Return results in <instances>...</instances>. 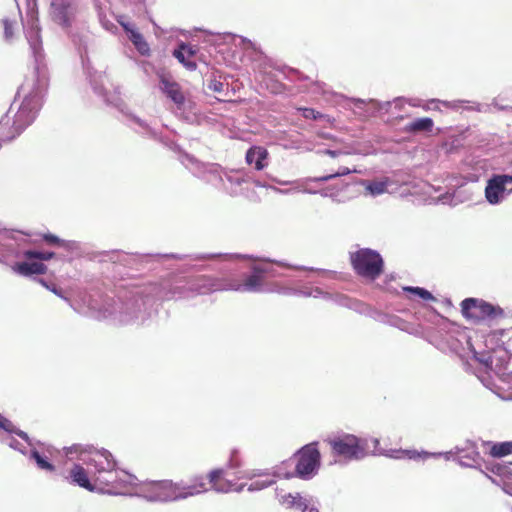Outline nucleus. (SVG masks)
<instances>
[{
    "label": "nucleus",
    "instance_id": "nucleus-14",
    "mask_svg": "<svg viewBox=\"0 0 512 512\" xmlns=\"http://www.w3.org/2000/svg\"><path fill=\"white\" fill-rule=\"evenodd\" d=\"M180 490L182 499L206 492L209 490L208 476L205 477L203 475H196L190 480L189 483H180Z\"/></svg>",
    "mask_w": 512,
    "mask_h": 512
},
{
    "label": "nucleus",
    "instance_id": "nucleus-33",
    "mask_svg": "<svg viewBox=\"0 0 512 512\" xmlns=\"http://www.w3.org/2000/svg\"><path fill=\"white\" fill-rule=\"evenodd\" d=\"M2 25H3V28H4L5 38L7 40L12 39L13 36H14V26H15V23L10 21L9 19H3L2 20Z\"/></svg>",
    "mask_w": 512,
    "mask_h": 512
},
{
    "label": "nucleus",
    "instance_id": "nucleus-36",
    "mask_svg": "<svg viewBox=\"0 0 512 512\" xmlns=\"http://www.w3.org/2000/svg\"><path fill=\"white\" fill-rule=\"evenodd\" d=\"M208 88L213 92L221 93L224 90V84L217 79H212L208 83Z\"/></svg>",
    "mask_w": 512,
    "mask_h": 512
},
{
    "label": "nucleus",
    "instance_id": "nucleus-7",
    "mask_svg": "<svg viewBox=\"0 0 512 512\" xmlns=\"http://www.w3.org/2000/svg\"><path fill=\"white\" fill-rule=\"evenodd\" d=\"M511 354L508 353L506 349L498 348L493 349L492 352L487 355H483L479 358V361L484 364V366L493 371L495 374L500 377L503 376L505 364L507 360L510 358Z\"/></svg>",
    "mask_w": 512,
    "mask_h": 512
},
{
    "label": "nucleus",
    "instance_id": "nucleus-22",
    "mask_svg": "<svg viewBox=\"0 0 512 512\" xmlns=\"http://www.w3.org/2000/svg\"><path fill=\"white\" fill-rule=\"evenodd\" d=\"M279 502L286 508L296 509L301 512L306 511L308 508L306 500L299 493L281 495Z\"/></svg>",
    "mask_w": 512,
    "mask_h": 512
},
{
    "label": "nucleus",
    "instance_id": "nucleus-6",
    "mask_svg": "<svg viewBox=\"0 0 512 512\" xmlns=\"http://www.w3.org/2000/svg\"><path fill=\"white\" fill-rule=\"evenodd\" d=\"M77 7L75 0H51L49 15L54 23L68 29L72 26Z\"/></svg>",
    "mask_w": 512,
    "mask_h": 512
},
{
    "label": "nucleus",
    "instance_id": "nucleus-8",
    "mask_svg": "<svg viewBox=\"0 0 512 512\" xmlns=\"http://www.w3.org/2000/svg\"><path fill=\"white\" fill-rule=\"evenodd\" d=\"M89 464L95 468V475L109 474L116 467V460L108 450L101 449L92 453Z\"/></svg>",
    "mask_w": 512,
    "mask_h": 512
},
{
    "label": "nucleus",
    "instance_id": "nucleus-25",
    "mask_svg": "<svg viewBox=\"0 0 512 512\" xmlns=\"http://www.w3.org/2000/svg\"><path fill=\"white\" fill-rule=\"evenodd\" d=\"M490 446L489 455L493 458H502L512 454V441L487 443Z\"/></svg>",
    "mask_w": 512,
    "mask_h": 512
},
{
    "label": "nucleus",
    "instance_id": "nucleus-38",
    "mask_svg": "<svg viewBox=\"0 0 512 512\" xmlns=\"http://www.w3.org/2000/svg\"><path fill=\"white\" fill-rule=\"evenodd\" d=\"M230 466L232 468H236L240 466V461L238 459V453L236 451H233L230 458Z\"/></svg>",
    "mask_w": 512,
    "mask_h": 512
},
{
    "label": "nucleus",
    "instance_id": "nucleus-26",
    "mask_svg": "<svg viewBox=\"0 0 512 512\" xmlns=\"http://www.w3.org/2000/svg\"><path fill=\"white\" fill-rule=\"evenodd\" d=\"M356 172H357L356 169H350L348 167L342 166V167H339L336 171H332L331 173L320 176V177L309 178L307 181L326 182V181H329L336 177H341V176L349 175L351 173H356Z\"/></svg>",
    "mask_w": 512,
    "mask_h": 512
},
{
    "label": "nucleus",
    "instance_id": "nucleus-40",
    "mask_svg": "<svg viewBox=\"0 0 512 512\" xmlns=\"http://www.w3.org/2000/svg\"><path fill=\"white\" fill-rule=\"evenodd\" d=\"M282 85L280 83H275L274 86L271 88L273 93H278L281 91Z\"/></svg>",
    "mask_w": 512,
    "mask_h": 512
},
{
    "label": "nucleus",
    "instance_id": "nucleus-39",
    "mask_svg": "<svg viewBox=\"0 0 512 512\" xmlns=\"http://www.w3.org/2000/svg\"><path fill=\"white\" fill-rule=\"evenodd\" d=\"M322 153L325 154V155H329V156H331L333 158L340 154L339 151H334V150H330V149H325L324 151H322Z\"/></svg>",
    "mask_w": 512,
    "mask_h": 512
},
{
    "label": "nucleus",
    "instance_id": "nucleus-24",
    "mask_svg": "<svg viewBox=\"0 0 512 512\" xmlns=\"http://www.w3.org/2000/svg\"><path fill=\"white\" fill-rule=\"evenodd\" d=\"M115 483L114 477L110 478L108 474H99L94 476L95 492L112 495Z\"/></svg>",
    "mask_w": 512,
    "mask_h": 512
},
{
    "label": "nucleus",
    "instance_id": "nucleus-12",
    "mask_svg": "<svg viewBox=\"0 0 512 512\" xmlns=\"http://www.w3.org/2000/svg\"><path fill=\"white\" fill-rule=\"evenodd\" d=\"M266 270L259 266H254L251 274L245 276L241 284L235 289L243 292H259L264 284Z\"/></svg>",
    "mask_w": 512,
    "mask_h": 512
},
{
    "label": "nucleus",
    "instance_id": "nucleus-41",
    "mask_svg": "<svg viewBox=\"0 0 512 512\" xmlns=\"http://www.w3.org/2000/svg\"><path fill=\"white\" fill-rule=\"evenodd\" d=\"M38 281H39V283H41L46 288H49V286L46 284V282L43 279H39Z\"/></svg>",
    "mask_w": 512,
    "mask_h": 512
},
{
    "label": "nucleus",
    "instance_id": "nucleus-11",
    "mask_svg": "<svg viewBox=\"0 0 512 512\" xmlns=\"http://www.w3.org/2000/svg\"><path fill=\"white\" fill-rule=\"evenodd\" d=\"M497 321L501 322L502 327L491 331L486 341L503 345L506 341L512 340V314L508 315L504 312V316L499 317Z\"/></svg>",
    "mask_w": 512,
    "mask_h": 512
},
{
    "label": "nucleus",
    "instance_id": "nucleus-17",
    "mask_svg": "<svg viewBox=\"0 0 512 512\" xmlns=\"http://www.w3.org/2000/svg\"><path fill=\"white\" fill-rule=\"evenodd\" d=\"M209 489H214L218 492H228L232 489V483L224 478L223 469L212 470L208 474Z\"/></svg>",
    "mask_w": 512,
    "mask_h": 512
},
{
    "label": "nucleus",
    "instance_id": "nucleus-32",
    "mask_svg": "<svg viewBox=\"0 0 512 512\" xmlns=\"http://www.w3.org/2000/svg\"><path fill=\"white\" fill-rule=\"evenodd\" d=\"M386 183L385 182H371L368 184L367 189L371 192L373 195H379L386 191Z\"/></svg>",
    "mask_w": 512,
    "mask_h": 512
},
{
    "label": "nucleus",
    "instance_id": "nucleus-1",
    "mask_svg": "<svg viewBox=\"0 0 512 512\" xmlns=\"http://www.w3.org/2000/svg\"><path fill=\"white\" fill-rule=\"evenodd\" d=\"M355 273L369 280L377 279L384 271L382 256L375 250L362 248L350 254Z\"/></svg>",
    "mask_w": 512,
    "mask_h": 512
},
{
    "label": "nucleus",
    "instance_id": "nucleus-13",
    "mask_svg": "<svg viewBox=\"0 0 512 512\" xmlns=\"http://www.w3.org/2000/svg\"><path fill=\"white\" fill-rule=\"evenodd\" d=\"M160 88L176 105L181 106L185 102L184 93L179 83L174 81L170 75L160 74Z\"/></svg>",
    "mask_w": 512,
    "mask_h": 512
},
{
    "label": "nucleus",
    "instance_id": "nucleus-27",
    "mask_svg": "<svg viewBox=\"0 0 512 512\" xmlns=\"http://www.w3.org/2000/svg\"><path fill=\"white\" fill-rule=\"evenodd\" d=\"M0 428L3 429L4 431L8 432V433L16 434L17 436H19L23 440H27L28 439L27 433L17 429L15 427V425L9 419L4 417L2 414H0Z\"/></svg>",
    "mask_w": 512,
    "mask_h": 512
},
{
    "label": "nucleus",
    "instance_id": "nucleus-10",
    "mask_svg": "<svg viewBox=\"0 0 512 512\" xmlns=\"http://www.w3.org/2000/svg\"><path fill=\"white\" fill-rule=\"evenodd\" d=\"M225 288V284L221 279L210 276H199L195 278L191 282L189 287L190 291L202 295L209 294L215 291H220Z\"/></svg>",
    "mask_w": 512,
    "mask_h": 512
},
{
    "label": "nucleus",
    "instance_id": "nucleus-35",
    "mask_svg": "<svg viewBox=\"0 0 512 512\" xmlns=\"http://www.w3.org/2000/svg\"><path fill=\"white\" fill-rule=\"evenodd\" d=\"M42 237H43V240L50 245H58V246L64 245V241L59 239L57 236H55L53 234L47 233V234H44Z\"/></svg>",
    "mask_w": 512,
    "mask_h": 512
},
{
    "label": "nucleus",
    "instance_id": "nucleus-20",
    "mask_svg": "<svg viewBox=\"0 0 512 512\" xmlns=\"http://www.w3.org/2000/svg\"><path fill=\"white\" fill-rule=\"evenodd\" d=\"M121 26L127 33H129V39L134 44L138 52L142 55H149L150 47L144 39L143 35L137 30L130 28L129 24L127 23L122 22Z\"/></svg>",
    "mask_w": 512,
    "mask_h": 512
},
{
    "label": "nucleus",
    "instance_id": "nucleus-37",
    "mask_svg": "<svg viewBox=\"0 0 512 512\" xmlns=\"http://www.w3.org/2000/svg\"><path fill=\"white\" fill-rule=\"evenodd\" d=\"M502 377L512 378V354L505 364L504 373Z\"/></svg>",
    "mask_w": 512,
    "mask_h": 512
},
{
    "label": "nucleus",
    "instance_id": "nucleus-42",
    "mask_svg": "<svg viewBox=\"0 0 512 512\" xmlns=\"http://www.w3.org/2000/svg\"><path fill=\"white\" fill-rule=\"evenodd\" d=\"M309 512H318L315 508H311Z\"/></svg>",
    "mask_w": 512,
    "mask_h": 512
},
{
    "label": "nucleus",
    "instance_id": "nucleus-9",
    "mask_svg": "<svg viewBox=\"0 0 512 512\" xmlns=\"http://www.w3.org/2000/svg\"><path fill=\"white\" fill-rule=\"evenodd\" d=\"M507 183L512 184V176L497 175L488 181L485 189V196L489 203H499L503 193L505 192V186Z\"/></svg>",
    "mask_w": 512,
    "mask_h": 512
},
{
    "label": "nucleus",
    "instance_id": "nucleus-18",
    "mask_svg": "<svg viewBox=\"0 0 512 512\" xmlns=\"http://www.w3.org/2000/svg\"><path fill=\"white\" fill-rule=\"evenodd\" d=\"M13 270L22 276L42 275L47 272V266L41 262H20L13 266Z\"/></svg>",
    "mask_w": 512,
    "mask_h": 512
},
{
    "label": "nucleus",
    "instance_id": "nucleus-31",
    "mask_svg": "<svg viewBox=\"0 0 512 512\" xmlns=\"http://www.w3.org/2000/svg\"><path fill=\"white\" fill-rule=\"evenodd\" d=\"M347 184H336L322 189L321 194L326 197H337Z\"/></svg>",
    "mask_w": 512,
    "mask_h": 512
},
{
    "label": "nucleus",
    "instance_id": "nucleus-23",
    "mask_svg": "<svg viewBox=\"0 0 512 512\" xmlns=\"http://www.w3.org/2000/svg\"><path fill=\"white\" fill-rule=\"evenodd\" d=\"M434 127V122L429 117H423L413 120L408 123L404 127V131L407 133H421V132H431Z\"/></svg>",
    "mask_w": 512,
    "mask_h": 512
},
{
    "label": "nucleus",
    "instance_id": "nucleus-34",
    "mask_svg": "<svg viewBox=\"0 0 512 512\" xmlns=\"http://www.w3.org/2000/svg\"><path fill=\"white\" fill-rule=\"evenodd\" d=\"M298 110L301 111L302 116L306 119L316 120L322 116L318 111L312 108H299Z\"/></svg>",
    "mask_w": 512,
    "mask_h": 512
},
{
    "label": "nucleus",
    "instance_id": "nucleus-28",
    "mask_svg": "<svg viewBox=\"0 0 512 512\" xmlns=\"http://www.w3.org/2000/svg\"><path fill=\"white\" fill-rule=\"evenodd\" d=\"M23 255L26 259H29V260L38 259V260H42V261H47V260L52 259L55 256V253L54 252H40V251H35V250H26L23 253Z\"/></svg>",
    "mask_w": 512,
    "mask_h": 512
},
{
    "label": "nucleus",
    "instance_id": "nucleus-15",
    "mask_svg": "<svg viewBox=\"0 0 512 512\" xmlns=\"http://www.w3.org/2000/svg\"><path fill=\"white\" fill-rule=\"evenodd\" d=\"M108 476H110V478L114 477V481L116 482L114 490H112V495L124 494L130 486L135 484L136 480L135 476L125 471H119L116 467Z\"/></svg>",
    "mask_w": 512,
    "mask_h": 512
},
{
    "label": "nucleus",
    "instance_id": "nucleus-2",
    "mask_svg": "<svg viewBox=\"0 0 512 512\" xmlns=\"http://www.w3.org/2000/svg\"><path fill=\"white\" fill-rule=\"evenodd\" d=\"M461 312L463 317L475 324L484 321H495L504 316V310L483 299L466 298L461 302Z\"/></svg>",
    "mask_w": 512,
    "mask_h": 512
},
{
    "label": "nucleus",
    "instance_id": "nucleus-3",
    "mask_svg": "<svg viewBox=\"0 0 512 512\" xmlns=\"http://www.w3.org/2000/svg\"><path fill=\"white\" fill-rule=\"evenodd\" d=\"M331 447L332 454L343 460H358L366 456V442L355 435L344 434L325 440Z\"/></svg>",
    "mask_w": 512,
    "mask_h": 512
},
{
    "label": "nucleus",
    "instance_id": "nucleus-4",
    "mask_svg": "<svg viewBox=\"0 0 512 512\" xmlns=\"http://www.w3.org/2000/svg\"><path fill=\"white\" fill-rule=\"evenodd\" d=\"M142 491L153 501H176L182 499L180 483L171 480L149 481L142 485Z\"/></svg>",
    "mask_w": 512,
    "mask_h": 512
},
{
    "label": "nucleus",
    "instance_id": "nucleus-21",
    "mask_svg": "<svg viewBox=\"0 0 512 512\" xmlns=\"http://www.w3.org/2000/svg\"><path fill=\"white\" fill-rule=\"evenodd\" d=\"M268 152L262 147H252L246 153V161L248 164H254L256 170H262L265 167L264 160L267 158Z\"/></svg>",
    "mask_w": 512,
    "mask_h": 512
},
{
    "label": "nucleus",
    "instance_id": "nucleus-16",
    "mask_svg": "<svg viewBox=\"0 0 512 512\" xmlns=\"http://www.w3.org/2000/svg\"><path fill=\"white\" fill-rule=\"evenodd\" d=\"M70 478L72 483L90 491L95 492L94 480L90 481L88 473L85 468L79 464H74L70 470Z\"/></svg>",
    "mask_w": 512,
    "mask_h": 512
},
{
    "label": "nucleus",
    "instance_id": "nucleus-29",
    "mask_svg": "<svg viewBox=\"0 0 512 512\" xmlns=\"http://www.w3.org/2000/svg\"><path fill=\"white\" fill-rule=\"evenodd\" d=\"M403 290L406 292H409V293H413L426 301H434L435 300V297L428 290L421 288V287L408 286V287H404Z\"/></svg>",
    "mask_w": 512,
    "mask_h": 512
},
{
    "label": "nucleus",
    "instance_id": "nucleus-19",
    "mask_svg": "<svg viewBox=\"0 0 512 512\" xmlns=\"http://www.w3.org/2000/svg\"><path fill=\"white\" fill-rule=\"evenodd\" d=\"M196 51L187 44H181L179 49L173 51V56L183 64L188 70H195L196 62L191 61L190 58L195 55Z\"/></svg>",
    "mask_w": 512,
    "mask_h": 512
},
{
    "label": "nucleus",
    "instance_id": "nucleus-30",
    "mask_svg": "<svg viewBox=\"0 0 512 512\" xmlns=\"http://www.w3.org/2000/svg\"><path fill=\"white\" fill-rule=\"evenodd\" d=\"M31 457L35 460L38 467L47 471H54L55 467L48 462L38 451H32Z\"/></svg>",
    "mask_w": 512,
    "mask_h": 512
},
{
    "label": "nucleus",
    "instance_id": "nucleus-5",
    "mask_svg": "<svg viewBox=\"0 0 512 512\" xmlns=\"http://www.w3.org/2000/svg\"><path fill=\"white\" fill-rule=\"evenodd\" d=\"M296 475L302 479L310 477L320 465V452L317 442L303 446L297 453Z\"/></svg>",
    "mask_w": 512,
    "mask_h": 512
}]
</instances>
